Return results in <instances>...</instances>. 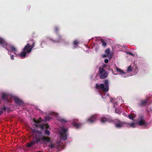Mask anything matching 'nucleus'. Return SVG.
I'll return each mask as SVG.
<instances>
[{
  "label": "nucleus",
  "mask_w": 152,
  "mask_h": 152,
  "mask_svg": "<svg viewBox=\"0 0 152 152\" xmlns=\"http://www.w3.org/2000/svg\"><path fill=\"white\" fill-rule=\"evenodd\" d=\"M109 98L110 99V102H114L115 101H114V100H115L114 98H111L110 97H109Z\"/></svg>",
  "instance_id": "obj_31"
},
{
  "label": "nucleus",
  "mask_w": 152,
  "mask_h": 152,
  "mask_svg": "<svg viewBox=\"0 0 152 152\" xmlns=\"http://www.w3.org/2000/svg\"><path fill=\"white\" fill-rule=\"evenodd\" d=\"M136 124L144 128H147L149 126V124L147 122L142 116H140L137 119Z\"/></svg>",
  "instance_id": "obj_8"
},
{
  "label": "nucleus",
  "mask_w": 152,
  "mask_h": 152,
  "mask_svg": "<svg viewBox=\"0 0 152 152\" xmlns=\"http://www.w3.org/2000/svg\"><path fill=\"white\" fill-rule=\"evenodd\" d=\"M133 113H131L130 114L128 115L129 118L132 120H133V118L134 117V115L133 116Z\"/></svg>",
  "instance_id": "obj_26"
},
{
  "label": "nucleus",
  "mask_w": 152,
  "mask_h": 152,
  "mask_svg": "<svg viewBox=\"0 0 152 152\" xmlns=\"http://www.w3.org/2000/svg\"><path fill=\"white\" fill-rule=\"evenodd\" d=\"M108 55H107L106 54H104L103 55V57L104 58L107 57L108 56Z\"/></svg>",
  "instance_id": "obj_36"
},
{
  "label": "nucleus",
  "mask_w": 152,
  "mask_h": 152,
  "mask_svg": "<svg viewBox=\"0 0 152 152\" xmlns=\"http://www.w3.org/2000/svg\"><path fill=\"white\" fill-rule=\"evenodd\" d=\"M121 111L119 109L116 108H115V112L118 114H120L121 113Z\"/></svg>",
  "instance_id": "obj_24"
},
{
  "label": "nucleus",
  "mask_w": 152,
  "mask_h": 152,
  "mask_svg": "<svg viewBox=\"0 0 152 152\" xmlns=\"http://www.w3.org/2000/svg\"><path fill=\"white\" fill-rule=\"evenodd\" d=\"M110 53V49L109 48L107 49L105 51V53L107 55H109Z\"/></svg>",
  "instance_id": "obj_27"
},
{
  "label": "nucleus",
  "mask_w": 152,
  "mask_h": 152,
  "mask_svg": "<svg viewBox=\"0 0 152 152\" xmlns=\"http://www.w3.org/2000/svg\"><path fill=\"white\" fill-rule=\"evenodd\" d=\"M127 53L128 54H129L130 55L132 56H134V54H133L132 52H127Z\"/></svg>",
  "instance_id": "obj_29"
},
{
  "label": "nucleus",
  "mask_w": 152,
  "mask_h": 152,
  "mask_svg": "<svg viewBox=\"0 0 152 152\" xmlns=\"http://www.w3.org/2000/svg\"><path fill=\"white\" fill-rule=\"evenodd\" d=\"M47 39L48 40H50L53 42L55 43L62 42L64 41V40L61 38V37L60 35H58V39L55 40L53 39L50 37H48L47 38Z\"/></svg>",
  "instance_id": "obj_16"
},
{
  "label": "nucleus",
  "mask_w": 152,
  "mask_h": 152,
  "mask_svg": "<svg viewBox=\"0 0 152 152\" xmlns=\"http://www.w3.org/2000/svg\"><path fill=\"white\" fill-rule=\"evenodd\" d=\"M49 146L51 148H57L59 151H61V150L63 149L62 144L60 142H57L55 144H53L51 143Z\"/></svg>",
  "instance_id": "obj_12"
},
{
  "label": "nucleus",
  "mask_w": 152,
  "mask_h": 152,
  "mask_svg": "<svg viewBox=\"0 0 152 152\" xmlns=\"http://www.w3.org/2000/svg\"><path fill=\"white\" fill-rule=\"evenodd\" d=\"M79 42V41L77 40H75L74 41L73 45V49H75L77 48V47L78 45Z\"/></svg>",
  "instance_id": "obj_20"
},
{
  "label": "nucleus",
  "mask_w": 152,
  "mask_h": 152,
  "mask_svg": "<svg viewBox=\"0 0 152 152\" xmlns=\"http://www.w3.org/2000/svg\"><path fill=\"white\" fill-rule=\"evenodd\" d=\"M58 30V28L57 27H56L55 28V31L56 32H57Z\"/></svg>",
  "instance_id": "obj_34"
},
{
  "label": "nucleus",
  "mask_w": 152,
  "mask_h": 152,
  "mask_svg": "<svg viewBox=\"0 0 152 152\" xmlns=\"http://www.w3.org/2000/svg\"><path fill=\"white\" fill-rule=\"evenodd\" d=\"M0 46L5 48L8 51V54L11 55V52L17 54V51L13 45L8 44L4 39L0 37Z\"/></svg>",
  "instance_id": "obj_3"
},
{
  "label": "nucleus",
  "mask_w": 152,
  "mask_h": 152,
  "mask_svg": "<svg viewBox=\"0 0 152 152\" xmlns=\"http://www.w3.org/2000/svg\"><path fill=\"white\" fill-rule=\"evenodd\" d=\"M41 141L51 143L50 139L48 137L35 136L33 137L32 142L30 143H28L27 144V146L28 148L34 146L36 142H39Z\"/></svg>",
  "instance_id": "obj_5"
},
{
  "label": "nucleus",
  "mask_w": 152,
  "mask_h": 152,
  "mask_svg": "<svg viewBox=\"0 0 152 152\" xmlns=\"http://www.w3.org/2000/svg\"><path fill=\"white\" fill-rule=\"evenodd\" d=\"M11 59L12 60H13L14 59V56L13 55H11Z\"/></svg>",
  "instance_id": "obj_35"
},
{
  "label": "nucleus",
  "mask_w": 152,
  "mask_h": 152,
  "mask_svg": "<svg viewBox=\"0 0 152 152\" xmlns=\"http://www.w3.org/2000/svg\"><path fill=\"white\" fill-rule=\"evenodd\" d=\"M117 99V100H119V101L121 103H122L123 102V101L122 100L120 96H118Z\"/></svg>",
  "instance_id": "obj_28"
},
{
  "label": "nucleus",
  "mask_w": 152,
  "mask_h": 152,
  "mask_svg": "<svg viewBox=\"0 0 152 152\" xmlns=\"http://www.w3.org/2000/svg\"><path fill=\"white\" fill-rule=\"evenodd\" d=\"M98 117V115L96 114L91 115L86 120V122L89 124H92L96 121Z\"/></svg>",
  "instance_id": "obj_13"
},
{
  "label": "nucleus",
  "mask_w": 152,
  "mask_h": 152,
  "mask_svg": "<svg viewBox=\"0 0 152 152\" xmlns=\"http://www.w3.org/2000/svg\"><path fill=\"white\" fill-rule=\"evenodd\" d=\"M68 128L64 126H60L58 129V132L61 139L66 140L68 136L67 131Z\"/></svg>",
  "instance_id": "obj_7"
},
{
  "label": "nucleus",
  "mask_w": 152,
  "mask_h": 152,
  "mask_svg": "<svg viewBox=\"0 0 152 152\" xmlns=\"http://www.w3.org/2000/svg\"><path fill=\"white\" fill-rule=\"evenodd\" d=\"M58 115V114L54 112H50L49 115L46 116L44 119H42L41 118H39L38 120L35 119H33V121L35 125L36 126H39L41 129H43L45 128L49 129L50 127L47 124H39V123L42 121H47L52 118V116L57 117Z\"/></svg>",
  "instance_id": "obj_1"
},
{
  "label": "nucleus",
  "mask_w": 152,
  "mask_h": 152,
  "mask_svg": "<svg viewBox=\"0 0 152 152\" xmlns=\"http://www.w3.org/2000/svg\"><path fill=\"white\" fill-rule=\"evenodd\" d=\"M150 110L152 111V107L150 108Z\"/></svg>",
  "instance_id": "obj_40"
},
{
  "label": "nucleus",
  "mask_w": 152,
  "mask_h": 152,
  "mask_svg": "<svg viewBox=\"0 0 152 152\" xmlns=\"http://www.w3.org/2000/svg\"><path fill=\"white\" fill-rule=\"evenodd\" d=\"M147 102L146 99L143 100H141L140 103L138 104V105L140 106H142L145 105Z\"/></svg>",
  "instance_id": "obj_21"
},
{
  "label": "nucleus",
  "mask_w": 152,
  "mask_h": 152,
  "mask_svg": "<svg viewBox=\"0 0 152 152\" xmlns=\"http://www.w3.org/2000/svg\"><path fill=\"white\" fill-rule=\"evenodd\" d=\"M113 107L115 108H116V107H117V106L118 105V104L116 102H115V103H114L113 104Z\"/></svg>",
  "instance_id": "obj_30"
},
{
  "label": "nucleus",
  "mask_w": 152,
  "mask_h": 152,
  "mask_svg": "<svg viewBox=\"0 0 152 152\" xmlns=\"http://www.w3.org/2000/svg\"><path fill=\"white\" fill-rule=\"evenodd\" d=\"M99 76L101 79L106 78L108 75V73L103 68L100 67L99 69Z\"/></svg>",
  "instance_id": "obj_11"
},
{
  "label": "nucleus",
  "mask_w": 152,
  "mask_h": 152,
  "mask_svg": "<svg viewBox=\"0 0 152 152\" xmlns=\"http://www.w3.org/2000/svg\"><path fill=\"white\" fill-rule=\"evenodd\" d=\"M78 121L77 119L75 118L73 120L72 125L76 129H78L81 126V124L80 123H77Z\"/></svg>",
  "instance_id": "obj_15"
},
{
  "label": "nucleus",
  "mask_w": 152,
  "mask_h": 152,
  "mask_svg": "<svg viewBox=\"0 0 152 152\" xmlns=\"http://www.w3.org/2000/svg\"><path fill=\"white\" fill-rule=\"evenodd\" d=\"M108 60L107 59H106L104 60V62L106 63H108Z\"/></svg>",
  "instance_id": "obj_37"
},
{
  "label": "nucleus",
  "mask_w": 152,
  "mask_h": 152,
  "mask_svg": "<svg viewBox=\"0 0 152 152\" xmlns=\"http://www.w3.org/2000/svg\"><path fill=\"white\" fill-rule=\"evenodd\" d=\"M2 97L7 103H11V100L13 99L15 103L18 106L23 104V101L18 97L12 96L7 93L2 94Z\"/></svg>",
  "instance_id": "obj_2"
},
{
  "label": "nucleus",
  "mask_w": 152,
  "mask_h": 152,
  "mask_svg": "<svg viewBox=\"0 0 152 152\" xmlns=\"http://www.w3.org/2000/svg\"><path fill=\"white\" fill-rule=\"evenodd\" d=\"M10 109L8 108H7L5 106L1 107L0 110V116L2 115L3 112L5 111L6 110L8 111Z\"/></svg>",
  "instance_id": "obj_19"
},
{
  "label": "nucleus",
  "mask_w": 152,
  "mask_h": 152,
  "mask_svg": "<svg viewBox=\"0 0 152 152\" xmlns=\"http://www.w3.org/2000/svg\"><path fill=\"white\" fill-rule=\"evenodd\" d=\"M45 134L47 136H49L50 134V132L48 129H46L45 131Z\"/></svg>",
  "instance_id": "obj_25"
},
{
  "label": "nucleus",
  "mask_w": 152,
  "mask_h": 152,
  "mask_svg": "<svg viewBox=\"0 0 152 152\" xmlns=\"http://www.w3.org/2000/svg\"><path fill=\"white\" fill-rule=\"evenodd\" d=\"M95 88L97 89L102 90L104 93L107 92L109 90V81L107 80H105L104 83L99 84L97 83L96 84Z\"/></svg>",
  "instance_id": "obj_6"
},
{
  "label": "nucleus",
  "mask_w": 152,
  "mask_h": 152,
  "mask_svg": "<svg viewBox=\"0 0 152 152\" xmlns=\"http://www.w3.org/2000/svg\"><path fill=\"white\" fill-rule=\"evenodd\" d=\"M96 51H97V49H96Z\"/></svg>",
  "instance_id": "obj_41"
},
{
  "label": "nucleus",
  "mask_w": 152,
  "mask_h": 152,
  "mask_svg": "<svg viewBox=\"0 0 152 152\" xmlns=\"http://www.w3.org/2000/svg\"><path fill=\"white\" fill-rule=\"evenodd\" d=\"M101 43H102V45L104 47H105L107 45V43L103 39H101Z\"/></svg>",
  "instance_id": "obj_23"
},
{
  "label": "nucleus",
  "mask_w": 152,
  "mask_h": 152,
  "mask_svg": "<svg viewBox=\"0 0 152 152\" xmlns=\"http://www.w3.org/2000/svg\"><path fill=\"white\" fill-rule=\"evenodd\" d=\"M100 95L101 96L102 98H104V95H103L102 94H101L100 92Z\"/></svg>",
  "instance_id": "obj_38"
},
{
  "label": "nucleus",
  "mask_w": 152,
  "mask_h": 152,
  "mask_svg": "<svg viewBox=\"0 0 152 152\" xmlns=\"http://www.w3.org/2000/svg\"><path fill=\"white\" fill-rule=\"evenodd\" d=\"M32 133L34 134H35L36 135H37V134H39V135H41L42 134V132L41 131H38L37 129H32Z\"/></svg>",
  "instance_id": "obj_18"
},
{
  "label": "nucleus",
  "mask_w": 152,
  "mask_h": 152,
  "mask_svg": "<svg viewBox=\"0 0 152 152\" xmlns=\"http://www.w3.org/2000/svg\"><path fill=\"white\" fill-rule=\"evenodd\" d=\"M32 45H30L29 44L25 47L23 49V50L19 53L17 49L15 48L17 51V54L14 53L16 56H19L20 58L23 59L27 56L26 53H29L31 52L32 49L34 47L35 45L34 42L33 41Z\"/></svg>",
  "instance_id": "obj_4"
},
{
  "label": "nucleus",
  "mask_w": 152,
  "mask_h": 152,
  "mask_svg": "<svg viewBox=\"0 0 152 152\" xmlns=\"http://www.w3.org/2000/svg\"><path fill=\"white\" fill-rule=\"evenodd\" d=\"M45 40H42V41L41 42V45L42 46V47H43L42 46L43 45V43H45Z\"/></svg>",
  "instance_id": "obj_33"
},
{
  "label": "nucleus",
  "mask_w": 152,
  "mask_h": 152,
  "mask_svg": "<svg viewBox=\"0 0 152 152\" xmlns=\"http://www.w3.org/2000/svg\"><path fill=\"white\" fill-rule=\"evenodd\" d=\"M114 123L115 127L118 128L126 126V122L121 121L118 119H115L114 121Z\"/></svg>",
  "instance_id": "obj_10"
},
{
  "label": "nucleus",
  "mask_w": 152,
  "mask_h": 152,
  "mask_svg": "<svg viewBox=\"0 0 152 152\" xmlns=\"http://www.w3.org/2000/svg\"><path fill=\"white\" fill-rule=\"evenodd\" d=\"M58 120L61 121L62 123L63 124L65 122H66L67 121L65 119L60 118L58 119Z\"/></svg>",
  "instance_id": "obj_22"
},
{
  "label": "nucleus",
  "mask_w": 152,
  "mask_h": 152,
  "mask_svg": "<svg viewBox=\"0 0 152 152\" xmlns=\"http://www.w3.org/2000/svg\"><path fill=\"white\" fill-rule=\"evenodd\" d=\"M131 113H133V116L134 115V117L135 116V115H136V112L135 111H133L132 112H131Z\"/></svg>",
  "instance_id": "obj_32"
},
{
  "label": "nucleus",
  "mask_w": 152,
  "mask_h": 152,
  "mask_svg": "<svg viewBox=\"0 0 152 152\" xmlns=\"http://www.w3.org/2000/svg\"><path fill=\"white\" fill-rule=\"evenodd\" d=\"M100 121L102 124L106 122H111L113 121L111 118L110 116L107 115L102 117L100 118Z\"/></svg>",
  "instance_id": "obj_14"
},
{
  "label": "nucleus",
  "mask_w": 152,
  "mask_h": 152,
  "mask_svg": "<svg viewBox=\"0 0 152 152\" xmlns=\"http://www.w3.org/2000/svg\"><path fill=\"white\" fill-rule=\"evenodd\" d=\"M126 126L130 128L132 127L133 128H134L136 126L137 124L136 123L134 122H132L131 123H129L127 122H126Z\"/></svg>",
  "instance_id": "obj_17"
},
{
  "label": "nucleus",
  "mask_w": 152,
  "mask_h": 152,
  "mask_svg": "<svg viewBox=\"0 0 152 152\" xmlns=\"http://www.w3.org/2000/svg\"><path fill=\"white\" fill-rule=\"evenodd\" d=\"M133 68L130 65L127 67L126 70L127 72H124L121 69H119L118 67L116 68V71L119 73V74L121 75L122 76L124 77H129V76L126 75L127 73H129L132 72L133 70Z\"/></svg>",
  "instance_id": "obj_9"
},
{
  "label": "nucleus",
  "mask_w": 152,
  "mask_h": 152,
  "mask_svg": "<svg viewBox=\"0 0 152 152\" xmlns=\"http://www.w3.org/2000/svg\"><path fill=\"white\" fill-rule=\"evenodd\" d=\"M106 96V97L107 96H108V95L107 94H104V96Z\"/></svg>",
  "instance_id": "obj_39"
}]
</instances>
